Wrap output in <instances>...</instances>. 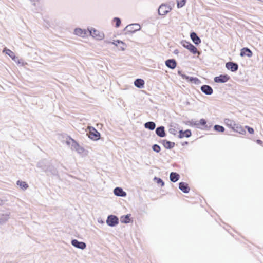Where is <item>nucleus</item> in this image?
<instances>
[{
    "label": "nucleus",
    "instance_id": "10",
    "mask_svg": "<svg viewBox=\"0 0 263 263\" xmlns=\"http://www.w3.org/2000/svg\"><path fill=\"white\" fill-rule=\"evenodd\" d=\"M88 31L81 28H76L74 30V34L84 37L87 34Z\"/></svg>",
    "mask_w": 263,
    "mask_h": 263
},
{
    "label": "nucleus",
    "instance_id": "28",
    "mask_svg": "<svg viewBox=\"0 0 263 263\" xmlns=\"http://www.w3.org/2000/svg\"><path fill=\"white\" fill-rule=\"evenodd\" d=\"M144 127L150 130H153L156 127V124L154 122L149 121L145 123Z\"/></svg>",
    "mask_w": 263,
    "mask_h": 263
},
{
    "label": "nucleus",
    "instance_id": "8",
    "mask_svg": "<svg viewBox=\"0 0 263 263\" xmlns=\"http://www.w3.org/2000/svg\"><path fill=\"white\" fill-rule=\"evenodd\" d=\"M71 245L74 247L84 250L86 247V245L85 242L79 241L77 239H73L71 241Z\"/></svg>",
    "mask_w": 263,
    "mask_h": 263
},
{
    "label": "nucleus",
    "instance_id": "33",
    "mask_svg": "<svg viewBox=\"0 0 263 263\" xmlns=\"http://www.w3.org/2000/svg\"><path fill=\"white\" fill-rule=\"evenodd\" d=\"M185 0H177V7L178 8H181L185 4Z\"/></svg>",
    "mask_w": 263,
    "mask_h": 263
},
{
    "label": "nucleus",
    "instance_id": "20",
    "mask_svg": "<svg viewBox=\"0 0 263 263\" xmlns=\"http://www.w3.org/2000/svg\"><path fill=\"white\" fill-rule=\"evenodd\" d=\"M191 135V132L190 130H186L185 131L180 130L179 137L180 138H182L183 137H189Z\"/></svg>",
    "mask_w": 263,
    "mask_h": 263
},
{
    "label": "nucleus",
    "instance_id": "34",
    "mask_svg": "<svg viewBox=\"0 0 263 263\" xmlns=\"http://www.w3.org/2000/svg\"><path fill=\"white\" fill-rule=\"evenodd\" d=\"M15 62H16L17 64H22V65H24V64L23 62L21 63V61L18 59L17 57H16L15 55L11 58Z\"/></svg>",
    "mask_w": 263,
    "mask_h": 263
},
{
    "label": "nucleus",
    "instance_id": "1",
    "mask_svg": "<svg viewBox=\"0 0 263 263\" xmlns=\"http://www.w3.org/2000/svg\"><path fill=\"white\" fill-rule=\"evenodd\" d=\"M88 31L90 34L97 40H102L104 38V34L102 31H100L92 28L88 29Z\"/></svg>",
    "mask_w": 263,
    "mask_h": 263
},
{
    "label": "nucleus",
    "instance_id": "43",
    "mask_svg": "<svg viewBox=\"0 0 263 263\" xmlns=\"http://www.w3.org/2000/svg\"><path fill=\"white\" fill-rule=\"evenodd\" d=\"M256 142L258 144H260V145H261L262 144V142L261 140H256Z\"/></svg>",
    "mask_w": 263,
    "mask_h": 263
},
{
    "label": "nucleus",
    "instance_id": "32",
    "mask_svg": "<svg viewBox=\"0 0 263 263\" xmlns=\"http://www.w3.org/2000/svg\"><path fill=\"white\" fill-rule=\"evenodd\" d=\"M214 129L217 131V132H223L224 131V128L223 126H220V125H216L214 126Z\"/></svg>",
    "mask_w": 263,
    "mask_h": 263
},
{
    "label": "nucleus",
    "instance_id": "23",
    "mask_svg": "<svg viewBox=\"0 0 263 263\" xmlns=\"http://www.w3.org/2000/svg\"><path fill=\"white\" fill-rule=\"evenodd\" d=\"M178 73L179 76H180L182 78V79H186V80H187L189 81L192 82V81H195V80H197L195 78L190 77L184 74L181 71H178Z\"/></svg>",
    "mask_w": 263,
    "mask_h": 263
},
{
    "label": "nucleus",
    "instance_id": "2",
    "mask_svg": "<svg viewBox=\"0 0 263 263\" xmlns=\"http://www.w3.org/2000/svg\"><path fill=\"white\" fill-rule=\"evenodd\" d=\"M181 44L184 48L188 49L193 54L198 53L200 54V52L198 51L197 48L190 42L186 41H182Z\"/></svg>",
    "mask_w": 263,
    "mask_h": 263
},
{
    "label": "nucleus",
    "instance_id": "37",
    "mask_svg": "<svg viewBox=\"0 0 263 263\" xmlns=\"http://www.w3.org/2000/svg\"><path fill=\"white\" fill-rule=\"evenodd\" d=\"M114 21L116 22V26L117 27H119L120 25V23H121V21L120 20V18H118V17H115L114 18Z\"/></svg>",
    "mask_w": 263,
    "mask_h": 263
},
{
    "label": "nucleus",
    "instance_id": "30",
    "mask_svg": "<svg viewBox=\"0 0 263 263\" xmlns=\"http://www.w3.org/2000/svg\"><path fill=\"white\" fill-rule=\"evenodd\" d=\"M3 53H5L11 58L15 55L14 53L12 51L7 48L6 47L4 48L3 49Z\"/></svg>",
    "mask_w": 263,
    "mask_h": 263
},
{
    "label": "nucleus",
    "instance_id": "4",
    "mask_svg": "<svg viewBox=\"0 0 263 263\" xmlns=\"http://www.w3.org/2000/svg\"><path fill=\"white\" fill-rule=\"evenodd\" d=\"M106 223L110 227H115L119 223V219L117 216L111 215L108 216Z\"/></svg>",
    "mask_w": 263,
    "mask_h": 263
},
{
    "label": "nucleus",
    "instance_id": "5",
    "mask_svg": "<svg viewBox=\"0 0 263 263\" xmlns=\"http://www.w3.org/2000/svg\"><path fill=\"white\" fill-rule=\"evenodd\" d=\"M66 143L67 145H71V148L72 150H74L76 152L80 146L79 144L76 141L70 137L66 140Z\"/></svg>",
    "mask_w": 263,
    "mask_h": 263
},
{
    "label": "nucleus",
    "instance_id": "35",
    "mask_svg": "<svg viewBox=\"0 0 263 263\" xmlns=\"http://www.w3.org/2000/svg\"><path fill=\"white\" fill-rule=\"evenodd\" d=\"M160 147L157 144H154L153 146V150L156 153H159L160 151Z\"/></svg>",
    "mask_w": 263,
    "mask_h": 263
},
{
    "label": "nucleus",
    "instance_id": "26",
    "mask_svg": "<svg viewBox=\"0 0 263 263\" xmlns=\"http://www.w3.org/2000/svg\"><path fill=\"white\" fill-rule=\"evenodd\" d=\"M16 184L23 190H25L28 187V185L26 182L22 180H18Z\"/></svg>",
    "mask_w": 263,
    "mask_h": 263
},
{
    "label": "nucleus",
    "instance_id": "40",
    "mask_svg": "<svg viewBox=\"0 0 263 263\" xmlns=\"http://www.w3.org/2000/svg\"><path fill=\"white\" fill-rule=\"evenodd\" d=\"M199 123L202 125H205L206 122L204 119H201L200 120Z\"/></svg>",
    "mask_w": 263,
    "mask_h": 263
},
{
    "label": "nucleus",
    "instance_id": "24",
    "mask_svg": "<svg viewBox=\"0 0 263 263\" xmlns=\"http://www.w3.org/2000/svg\"><path fill=\"white\" fill-rule=\"evenodd\" d=\"M170 180L173 182H176L179 179V175L175 172H172L170 176Z\"/></svg>",
    "mask_w": 263,
    "mask_h": 263
},
{
    "label": "nucleus",
    "instance_id": "7",
    "mask_svg": "<svg viewBox=\"0 0 263 263\" xmlns=\"http://www.w3.org/2000/svg\"><path fill=\"white\" fill-rule=\"evenodd\" d=\"M126 29L128 32L134 33L137 31L140 30L141 27L138 24H133L127 26Z\"/></svg>",
    "mask_w": 263,
    "mask_h": 263
},
{
    "label": "nucleus",
    "instance_id": "25",
    "mask_svg": "<svg viewBox=\"0 0 263 263\" xmlns=\"http://www.w3.org/2000/svg\"><path fill=\"white\" fill-rule=\"evenodd\" d=\"M77 152L82 156H86L88 154V151L81 146L79 147Z\"/></svg>",
    "mask_w": 263,
    "mask_h": 263
},
{
    "label": "nucleus",
    "instance_id": "17",
    "mask_svg": "<svg viewBox=\"0 0 263 263\" xmlns=\"http://www.w3.org/2000/svg\"><path fill=\"white\" fill-rule=\"evenodd\" d=\"M165 65L171 69H174L177 65L176 62L174 59H169L165 61Z\"/></svg>",
    "mask_w": 263,
    "mask_h": 263
},
{
    "label": "nucleus",
    "instance_id": "13",
    "mask_svg": "<svg viewBox=\"0 0 263 263\" xmlns=\"http://www.w3.org/2000/svg\"><path fill=\"white\" fill-rule=\"evenodd\" d=\"M179 189L184 193H187L190 191V187L185 182H180L179 185Z\"/></svg>",
    "mask_w": 263,
    "mask_h": 263
},
{
    "label": "nucleus",
    "instance_id": "31",
    "mask_svg": "<svg viewBox=\"0 0 263 263\" xmlns=\"http://www.w3.org/2000/svg\"><path fill=\"white\" fill-rule=\"evenodd\" d=\"M9 215L8 214L3 215L0 217V224H3L8 220Z\"/></svg>",
    "mask_w": 263,
    "mask_h": 263
},
{
    "label": "nucleus",
    "instance_id": "12",
    "mask_svg": "<svg viewBox=\"0 0 263 263\" xmlns=\"http://www.w3.org/2000/svg\"><path fill=\"white\" fill-rule=\"evenodd\" d=\"M201 90L203 92L208 95L212 94L213 92L212 88L210 86L206 85L201 86Z\"/></svg>",
    "mask_w": 263,
    "mask_h": 263
},
{
    "label": "nucleus",
    "instance_id": "15",
    "mask_svg": "<svg viewBox=\"0 0 263 263\" xmlns=\"http://www.w3.org/2000/svg\"><path fill=\"white\" fill-rule=\"evenodd\" d=\"M232 130L242 135H243L246 133V130L243 127L236 123L235 124V125L234 126Z\"/></svg>",
    "mask_w": 263,
    "mask_h": 263
},
{
    "label": "nucleus",
    "instance_id": "16",
    "mask_svg": "<svg viewBox=\"0 0 263 263\" xmlns=\"http://www.w3.org/2000/svg\"><path fill=\"white\" fill-rule=\"evenodd\" d=\"M226 67L232 71H236L238 68V65L233 62H228L226 64Z\"/></svg>",
    "mask_w": 263,
    "mask_h": 263
},
{
    "label": "nucleus",
    "instance_id": "36",
    "mask_svg": "<svg viewBox=\"0 0 263 263\" xmlns=\"http://www.w3.org/2000/svg\"><path fill=\"white\" fill-rule=\"evenodd\" d=\"M111 44L115 45L116 46H117L118 44H121L122 45H124V43L123 41L119 40L114 41L111 42Z\"/></svg>",
    "mask_w": 263,
    "mask_h": 263
},
{
    "label": "nucleus",
    "instance_id": "38",
    "mask_svg": "<svg viewBox=\"0 0 263 263\" xmlns=\"http://www.w3.org/2000/svg\"><path fill=\"white\" fill-rule=\"evenodd\" d=\"M155 180H157V183L158 184L161 183V186H163V185H164V182L162 181V179H161L160 178H157V177H155Z\"/></svg>",
    "mask_w": 263,
    "mask_h": 263
},
{
    "label": "nucleus",
    "instance_id": "9",
    "mask_svg": "<svg viewBox=\"0 0 263 263\" xmlns=\"http://www.w3.org/2000/svg\"><path fill=\"white\" fill-rule=\"evenodd\" d=\"M230 77L227 75H220L214 78V81L216 83H225L227 82Z\"/></svg>",
    "mask_w": 263,
    "mask_h": 263
},
{
    "label": "nucleus",
    "instance_id": "19",
    "mask_svg": "<svg viewBox=\"0 0 263 263\" xmlns=\"http://www.w3.org/2000/svg\"><path fill=\"white\" fill-rule=\"evenodd\" d=\"M156 134L160 137H164L165 136V132L164 127L163 126H160L157 128L156 130Z\"/></svg>",
    "mask_w": 263,
    "mask_h": 263
},
{
    "label": "nucleus",
    "instance_id": "22",
    "mask_svg": "<svg viewBox=\"0 0 263 263\" xmlns=\"http://www.w3.org/2000/svg\"><path fill=\"white\" fill-rule=\"evenodd\" d=\"M162 144L165 148L171 149L175 146V143L166 140H162Z\"/></svg>",
    "mask_w": 263,
    "mask_h": 263
},
{
    "label": "nucleus",
    "instance_id": "27",
    "mask_svg": "<svg viewBox=\"0 0 263 263\" xmlns=\"http://www.w3.org/2000/svg\"><path fill=\"white\" fill-rule=\"evenodd\" d=\"M135 85L138 88H142L144 84V82L142 79H138L134 82Z\"/></svg>",
    "mask_w": 263,
    "mask_h": 263
},
{
    "label": "nucleus",
    "instance_id": "3",
    "mask_svg": "<svg viewBox=\"0 0 263 263\" xmlns=\"http://www.w3.org/2000/svg\"><path fill=\"white\" fill-rule=\"evenodd\" d=\"M88 129H89L88 137L90 139L95 141L100 139V134L94 127L89 126Z\"/></svg>",
    "mask_w": 263,
    "mask_h": 263
},
{
    "label": "nucleus",
    "instance_id": "45",
    "mask_svg": "<svg viewBox=\"0 0 263 263\" xmlns=\"http://www.w3.org/2000/svg\"><path fill=\"white\" fill-rule=\"evenodd\" d=\"M174 53L175 54H178V53H179V51H178V50H177V49L175 50H174Z\"/></svg>",
    "mask_w": 263,
    "mask_h": 263
},
{
    "label": "nucleus",
    "instance_id": "11",
    "mask_svg": "<svg viewBox=\"0 0 263 263\" xmlns=\"http://www.w3.org/2000/svg\"><path fill=\"white\" fill-rule=\"evenodd\" d=\"M114 194L117 196L125 197L126 193L121 187H117L114 190Z\"/></svg>",
    "mask_w": 263,
    "mask_h": 263
},
{
    "label": "nucleus",
    "instance_id": "14",
    "mask_svg": "<svg viewBox=\"0 0 263 263\" xmlns=\"http://www.w3.org/2000/svg\"><path fill=\"white\" fill-rule=\"evenodd\" d=\"M240 55L241 57L247 56L250 58L252 56V52L249 49L243 48L241 50Z\"/></svg>",
    "mask_w": 263,
    "mask_h": 263
},
{
    "label": "nucleus",
    "instance_id": "6",
    "mask_svg": "<svg viewBox=\"0 0 263 263\" xmlns=\"http://www.w3.org/2000/svg\"><path fill=\"white\" fill-rule=\"evenodd\" d=\"M171 9L170 6L162 4L159 8L158 13L159 15H164L169 12Z\"/></svg>",
    "mask_w": 263,
    "mask_h": 263
},
{
    "label": "nucleus",
    "instance_id": "44",
    "mask_svg": "<svg viewBox=\"0 0 263 263\" xmlns=\"http://www.w3.org/2000/svg\"><path fill=\"white\" fill-rule=\"evenodd\" d=\"M104 42V43H106V44H110V43H111V42H110V41H108V40H105Z\"/></svg>",
    "mask_w": 263,
    "mask_h": 263
},
{
    "label": "nucleus",
    "instance_id": "39",
    "mask_svg": "<svg viewBox=\"0 0 263 263\" xmlns=\"http://www.w3.org/2000/svg\"><path fill=\"white\" fill-rule=\"evenodd\" d=\"M245 128H247V129H248V131L249 132V133L250 134H253V133H254V129H253L252 128L250 127H249V126H245Z\"/></svg>",
    "mask_w": 263,
    "mask_h": 263
},
{
    "label": "nucleus",
    "instance_id": "29",
    "mask_svg": "<svg viewBox=\"0 0 263 263\" xmlns=\"http://www.w3.org/2000/svg\"><path fill=\"white\" fill-rule=\"evenodd\" d=\"M130 221V215H126L121 217V222L123 223H128Z\"/></svg>",
    "mask_w": 263,
    "mask_h": 263
},
{
    "label": "nucleus",
    "instance_id": "42",
    "mask_svg": "<svg viewBox=\"0 0 263 263\" xmlns=\"http://www.w3.org/2000/svg\"><path fill=\"white\" fill-rule=\"evenodd\" d=\"M126 45L124 43V45H122V46H120V49L122 51H124L126 49Z\"/></svg>",
    "mask_w": 263,
    "mask_h": 263
},
{
    "label": "nucleus",
    "instance_id": "21",
    "mask_svg": "<svg viewBox=\"0 0 263 263\" xmlns=\"http://www.w3.org/2000/svg\"><path fill=\"white\" fill-rule=\"evenodd\" d=\"M224 123L228 127L231 128L232 129L233 128L236 124V123L233 120L229 119H225L224 120Z\"/></svg>",
    "mask_w": 263,
    "mask_h": 263
},
{
    "label": "nucleus",
    "instance_id": "41",
    "mask_svg": "<svg viewBox=\"0 0 263 263\" xmlns=\"http://www.w3.org/2000/svg\"><path fill=\"white\" fill-rule=\"evenodd\" d=\"M169 132L173 135H175L176 133V130L174 128H170L169 129Z\"/></svg>",
    "mask_w": 263,
    "mask_h": 263
},
{
    "label": "nucleus",
    "instance_id": "18",
    "mask_svg": "<svg viewBox=\"0 0 263 263\" xmlns=\"http://www.w3.org/2000/svg\"><path fill=\"white\" fill-rule=\"evenodd\" d=\"M190 37L192 41L196 45H198L201 43L200 39L197 36L196 33L192 32L190 34Z\"/></svg>",
    "mask_w": 263,
    "mask_h": 263
}]
</instances>
